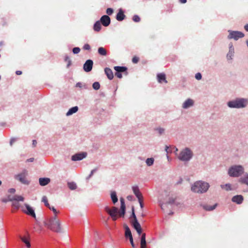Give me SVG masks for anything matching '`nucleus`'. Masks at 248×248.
<instances>
[{"instance_id":"nucleus-4","label":"nucleus","mask_w":248,"mask_h":248,"mask_svg":"<svg viewBox=\"0 0 248 248\" xmlns=\"http://www.w3.org/2000/svg\"><path fill=\"white\" fill-rule=\"evenodd\" d=\"M247 104V101L246 100L244 99H239L229 102L228 103V106L230 108H241L245 107Z\"/></svg>"},{"instance_id":"nucleus-27","label":"nucleus","mask_w":248,"mask_h":248,"mask_svg":"<svg viewBox=\"0 0 248 248\" xmlns=\"http://www.w3.org/2000/svg\"><path fill=\"white\" fill-rule=\"evenodd\" d=\"M78 108L77 106H75L70 108L68 112L66 113V115L69 116L73 114V113L77 112L78 110Z\"/></svg>"},{"instance_id":"nucleus-41","label":"nucleus","mask_w":248,"mask_h":248,"mask_svg":"<svg viewBox=\"0 0 248 248\" xmlns=\"http://www.w3.org/2000/svg\"><path fill=\"white\" fill-rule=\"evenodd\" d=\"M132 19L134 22H140V17L138 15H134Z\"/></svg>"},{"instance_id":"nucleus-63","label":"nucleus","mask_w":248,"mask_h":248,"mask_svg":"<svg viewBox=\"0 0 248 248\" xmlns=\"http://www.w3.org/2000/svg\"><path fill=\"white\" fill-rule=\"evenodd\" d=\"M169 148V147L168 146H166L165 147V151L167 153H168V149Z\"/></svg>"},{"instance_id":"nucleus-30","label":"nucleus","mask_w":248,"mask_h":248,"mask_svg":"<svg viewBox=\"0 0 248 248\" xmlns=\"http://www.w3.org/2000/svg\"><path fill=\"white\" fill-rule=\"evenodd\" d=\"M239 181L242 184H245L248 186V174H245L244 177L240 179Z\"/></svg>"},{"instance_id":"nucleus-54","label":"nucleus","mask_w":248,"mask_h":248,"mask_svg":"<svg viewBox=\"0 0 248 248\" xmlns=\"http://www.w3.org/2000/svg\"><path fill=\"white\" fill-rule=\"evenodd\" d=\"M111 217H112V219L115 221L117 218V215H112L111 216Z\"/></svg>"},{"instance_id":"nucleus-49","label":"nucleus","mask_w":248,"mask_h":248,"mask_svg":"<svg viewBox=\"0 0 248 248\" xmlns=\"http://www.w3.org/2000/svg\"><path fill=\"white\" fill-rule=\"evenodd\" d=\"M202 75L200 73H197L196 75H195V78L197 79V80H200L202 78Z\"/></svg>"},{"instance_id":"nucleus-36","label":"nucleus","mask_w":248,"mask_h":248,"mask_svg":"<svg viewBox=\"0 0 248 248\" xmlns=\"http://www.w3.org/2000/svg\"><path fill=\"white\" fill-rule=\"evenodd\" d=\"M217 204H215L213 206H209V205H204L203 208L207 211H212L215 209Z\"/></svg>"},{"instance_id":"nucleus-17","label":"nucleus","mask_w":248,"mask_h":248,"mask_svg":"<svg viewBox=\"0 0 248 248\" xmlns=\"http://www.w3.org/2000/svg\"><path fill=\"white\" fill-rule=\"evenodd\" d=\"M157 80L158 82L161 83L164 82L165 83L168 82L166 80V75L164 73H160L157 75Z\"/></svg>"},{"instance_id":"nucleus-22","label":"nucleus","mask_w":248,"mask_h":248,"mask_svg":"<svg viewBox=\"0 0 248 248\" xmlns=\"http://www.w3.org/2000/svg\"><path fill=\"white\" fill-rule=\"evenodd\" d=\"M134 228L136 230L139 235L142 234V229L139 222L132 224Z\"/></svg>"},{"instance_id":"nucleus-31","label":"nucleus","mask_w":248,"mask_h":248,"mask_svg":"<svg viewBox=\"0 0 248 248\" xmlns=\"http://www.w3.org/2000/svg\"><path fill=\"white\" fill-rule=\"evenodd\" d=\"M21 239L26 245V247L28 248H30L31 247V244L28 238L25 237H21Z\"/></svg>"},{"instance_id":"nucleus-40","label":"nucleus","mask_w":248,"mask_h":248,"mask_svg":"<svg viewBox=\"0 0 248 248\" xmlns=\"http://www.w3.org/2000/svg\"><path fill=\"white\" fill-rule=\"evenodd\" d=\"M50 210H51L53 213L54 214V216H56L57 217V215L59 213V212L57 211V210L54 208V207H51L49 206V207H48Z\"/></svg>"},{"instance_id":"nucleus-55","label":"nucleus","mask_w":248,"mask_h":248,"mask_svg":"<svg viewBox=\"0 0 248 248\" xmlns=\"http://www.w3.org/2000/svg\"><path fill=\"white\" fill-rule=\"evenodd\" d=\"M95 170H93L91 172V173L89 175L88 178H89L90 177H91L93 174V173L95 172Z\"/></svg>"},{"instance_id":"nucleus-64","label":"nucleus","mask_w":248,"mask_h":248,"mask_svg":"<svg viewBox=\"0 0 248 248\" xmlns=\"http://www.w3.org/2000/svg\"><path fill=\"white\" fill-rule=\"evenodd\" d=\"M80 83H78L77 84H76V86H78V87H80Z\"/></svg>"},{"instance_id":"nucleus-38","label":"nucleus","mask_w":248,"mask_h":248,"mask_svg":"<svg viewBox=\"0 0 248 248\" xmlns=\"http://www.w3.org/2000/svg\"><path fill=\"white\" fill-rule=\"evenodd\" d=\"M221 187L222 188L225 189L227 191L231 190V185L230 184H227L225 185H221Z\"/></svg>"},{"instance_id":"nucleus-44","label":"nucleus","mask_w":248,"mask_h":248,"mask_svg":"<svg viewBox=\"0 0 248 248\" xmlns=\"http://www.w3.org/2000/svg\"><path fill=\"white\" fill-rule=\"evenodd\" d=\"M132 61L134 63H137L139 61V58L137 56H134L132 58Z\"/></svg>"},{"instance_id":"nucleus-26","label":"nucleus","mask_w":248,"mask_h":248,"mask_svg":"<svg viewBox=\"0 0 248 248\" xmlns=\"http://www.w3.org/2000/svg\"><path fill=\"white\" fill-rule=\"evenodd\" d=\"M125 236L126 238H129V239L130 238H133L131 231L127 226L125 227Z\"/></svg>"},{"instance_id":"nucleus-19","label":"nucleus","mask_w":248,"mask_h":248,"mask_svg":"<svg viewBox=\"0 0 248 248\" xmlns=\"http://www.w3.org/2000/svg\"><path fill=\"white\" fill-rule=\"evenodd\" d=\"M146 234L143 233L140 239V248H146Z\"/></svg>"},{"instance_id":"nucleus-53","label":"nucleus","mask_w":248,"mask_h":248,"mask_svg":"<svg viewBox=\"0 0 248 248\" xmlns=\"http://www.w3.org/2000/svg\"><path fill=\"white\" fill-rule=\"evenodd\" d=\"M15 191H16V190L14 188H10L9 190V192L11 193H14L15 192Z\"/></svg>"},{"instance_id":"nucleus-43","label":"nucleus","mask_w":248,"mask_h":248,"mask_svg":"<svg viewBox=\"0 0 248 248\" xmlns=\"http://www.w3.org/2000/svg\"><path fill=\"white\" fill-rule=\"evenodd\" d=\"M80 49L79 47H74L73 49V52L74 54H78L80 52Z\"/></svg>"},{"instance_id":"nucleus-23","label":"nucleus","mask_w":248,"mask_h":248,"mask_svg":"<svg viewBox=\"0 0 248 248\" xmlns=\"http://www.w3.org/2000/svg\"><path fill=\"white\" fill-rule=\"evenodd\" d=\"M39 184L42 186H45L50 182V179L48 178H41L39 180Z\"/></svg>"},{"instance_id":"nucleus-32","label":"nucleus","mask_w":248,"mask_h":248,"mask_svg":"<svg viewBox=\"0 0 248 248\" xmlns=\"http://www.w3.org/2000/svg\"><path fill=\"white\" fill-rule=\"evenodd\" d=\"M98 53L102 56H106L107 55V51L105 48L100 47L98 49Z\"/></svg>"},{"instance_id":"nucleus-37","label":"nucleus","mask_w":248,"mask_h":248,"mask_svg":"<svg viewBox=\"0 0 248 248\" xmlns=\"http://www.w3.org/2000/svg\"><path fill=\"white\" fill-rule=\"evenodd\" d=\"M154 159L153 158H148L146 160V163L148 166L152 165L154 163Z\"/></svg>"},{"instance_id":"nucleus-57","label":"nucleus","mask_w":248,"mask_h":248,"mask_svg":"<svg viewBox=\"0 0 248 248\" xmlns=\"http://www.w3.org/2000/svg\"><path fill=\"white\" fill-rule=\"evenodd\" d=\"M37 144V141L36 140H33L32 141V145L33 147H35Z\"/></svg>"},{"instance_id":"nucleus-50","label":"nucleus","mask_w":248,"mask_h":248,"mask_svg":"<svg viewBox=\"0 0 248 248\" xmlns=\"http://www.w3.org/2000/svg\"><path fill=\"white\" fill-rule=\"evenodd\" d=\"M115 76L119 78H122V74L118 72H116L115 73Z\"/></svg>"},{"instance_id":"nucleus-25","label":"nucleus","mask_w":248,"mask_h":248,"mask_svg":"<svg viewBox=\"0 0 248 248\" xmlns=\"http://www.w3.org/2000/svg\"><path fill=\"white\" fill-rule=\"evenodd\" d=\"M132 189L134 193L136 196L138 198H142V195L140 192L139 187L137 186H134L132 187Z\"/></svg>"},{"instance_id":"nucleus-62","label":"nucleus","mask_w":248,"mask_h":248,"mask_svg":"<svg viewBox=\"0 0 248 248\" xmlns=\"http://www.w3.org/2000/svg\"><path fill=\"white\" fill-rule=\"evenodd\" d=\"M132 196H128L127 197V199L128 200H132Z\"/></svg>"},{"instance_id":"nucleus-58","label":"nucleus","mask_w":248,"mask_h":248,"mask_svg":"<svg viewBox=\"0 0 248 248\" xmlns=\"http://www.w3.org/2000/svg\"><path fill=\"white\" fill-rule=\"evenodd\" d=\"M179 2L181 3H186L187 1L186 0H179Z\"/></svg>"},{"instance_id":"nucleus-51","label":"nucleus","mask_w":248,"mask_h":248,"mask_svg":"<svg viewBox=\"0 0 248 248\" xmlns=\"http://www.w3.org/2000/svg\"><path fill=\"white\" fill-rule=\"evenodd\" d=\"M130 243H131V245L132 246V247L134 248L135 246V244L134 243V242H133V238H130Z\"/></svg>"},{"instance_id":"nucleus-1","label":"nucleus","mask_w":248,"mask_h":248,"mask_svg":"<svg viewBox=\"0 0 248 248\" xmlns=\"http://www.w3.org/2000/svg\"><path fill=\"white\" fill-rule=\"evenodd\" d=\"M44 223L48 229L54 232L61 233L62 232L60 221L56 216L46 219Z\"/></svg>"},{"instance_id":"nucleus-33","label":"nucleus","mask_w":248,"mask_h":248,"mask_svg":"<svg viewBox=\"0 0 248 248\" xmlns=\"http://www.w3.org/2000/svg\"><path fill=\"white\" fill-rule=\"evenodd\" d=\"M68 186L71 190H75L77 188V186L74 182H69L67 184Z\"/></svg>"},{"instance_id":"nucleus-7","label":"nucleus","mask_w":248,"mask_h":248,"mask_svg":"<svg viewBox=\"0 0 248 248\" xmlns=\"http://www.w3.org/2000/svg\"><path fill=\"white\" fill-rule=\"evenodd\" d=\"M28 175V171L26 170H24L20 173L16 175L15 178L20 181L21 183L25 185H29V181L26 179V176Z\"/></svg>"},{"instance_id":"nucleus-15","label":"nucleus","mask_w":248,"mask_h":248,"mask_svg":"<svg viewBox=\"0 0 248 248\" xmlns=\"http://www.w3.org/2000/svg\"><path fill=\"white\" fill-rule=\"evenodd\" d=\"M243 200V197L241 195L234 196L232 199V202L238 204L242 203Z\"/></svg>"},{"instance_id":"nucleus-39","label":"nucleus","mask_w":248,"mask_h":248,"mask_svg":"<svg viewBox=\"0 0 248 248\" xmlns=\"http://www.w3.org/2000/svg\"><path fill=\"white\" fill-rule=\"evenodd\" d=\"M100 87V85L98 82H95L93 84V88L95 90L99 89Z\"/></svg>"},{"instance_id":"nucleus-52","label":"nucleus","mask_w":248,"mask_h":248,"mask_svg":"<svg viewBox=\"0 0 248 248\" xmlns=\"http://www.w3.org/2000/svg\"><path fill=\"white\" fill-rule=\"evenodd\" d=\"M65 61L68 62V66H69L70 64V58L66 56L65 58Z\"/></svg>"},{"instance_id":"nucleus-20","label":"nucleus","mask_w":248,"mask_h":248,"mask_svg":"<svg viewBox=\"0 0 248 248\" xmlns=\"http://www.w3.org/2000/svg\"><path fill=\"white\" fill-rule=\"evenodd\" d=\"M105 72L106 75H107L108 78L111 80L112 79L114 76H113V73L112 72V71L111 69L109 68H106L105 69Z\"/></svg>"},{"instance_id":"nucleus-21","label":"nucleus","mask_w":248,"mask_h":248,"mask_svg":"<svg viewBox=\"0 0 248 248\" xmlns=\"http://www.w3.org/2000/svg\"><path fill=\"white\" fill-rule=\"evenodd\" d=\"M194 102L193 100L191 99H187L183 104V108H187L192 106H193Z\"/></svg>"},{"instance_id":"nucleus-14","label":"nucleus","mask_w":248,"mask_h":248,"mask_svg":"<svg viewBox=\"0 0 248 248\" xmlns=\"http://www.w3.org/2000/svg\"><path fill=\"white\" fill-rule=\"evenodd\" d=\"M86 156V153L77 154L72 156V160L73 161L80 160L85 158Z\"/></svg>"},{"instance_id":"nucleus-60","label":"nucleus","mask_w":248,"mask_h":248,"mask_svg":"<svg viewBox=\"0 0 248 248\" xmlns=\"http://www.w3.org/2000/svg\"><path fill=\"white\" fill-rule=\"evenodd\" d=\"M244 28L245 29L246 31H248V24H246L245 26H244Z\"/></svg>"},{"instance_id":"nucleus-10","label":"nucleus","mask_w":248,"mask_h":248,"mask_svg":"<svg viewBox=\"0 0 248 248\" xmlns=\"http://www.w3.org/2000/svg\"><path fill=\"white\" fill-rule=\"evenodd\" d=\"M23 212L26 214L35 218L36 215L33 209L28 204H25L24 206L21 207Z\"/></svg>"},{"instance_id":"nucleus-13","label":"nucleus","mask_w":248,"mask_h":248,"mask_svg":"<svg viewBox=\"0 0 248 248\" xmlns=\"http://www.w3.org/2000/svg\"><path fill=\"white\" fill-rule=\"evenodd\" d=\"M105 210L110 216L112 215H117L118 213V209L116 207H113L111 209L108 207H106Z\"/></svg>"},{"instance_id":"nucleus-3","label":"nucleus","mask_w":248,"mask_h":248,"mask_svg":"<svg viewBox=\"0 0 248 248\" xmlns=\"http://www.w3.org/2000/svg\"><path fill=\"white\" fill-rule=\"evenodd\" d=\"M244 172V168L241 165H234L230 167L228 174L231 177H237Z\"/></svg>"},{"instance_id":"nucleus-2","label":"nucleus","mask_w":248,"mask_h":248,"mask_svg":"<svg viewBox=\"0 0 248 248\" xmlns=\"http://www.w3.org/2000/svg\"><path fill=\"white\" fill-rule=\"evenodd\" d=\"M209 187L208 183L199 181H197L192 185L191 189L194 192L202 193L207 191Z\"/></svg>"},{"instance_id":"nucleus-56","label":"nucleus","mask_w":248,"mask_h":248,"mask_svg":"<svg viewBox=\"0 0 248 248\" xmlns=\"http://www.w3.org/2000/svg\"><path fill=\"white\" fill-rule=\"evenodd\" d=\"M16 140L15 139H12L10 140V145H12L13 143L15 142Z\"/></svg>"},{"instance_id":"nucleus-61","label":"nucleus","mask_w":248,"mask_h":248,"mask_svg":"<svg viewBox=\"0 0 248 248\" xmlns=\"http://www.w3.org/2000/svg\"><path fill=\"white\" fill-rule=\"evenodd\" d=\"M33 160H34V158H30V159H28L27 160V161H28V162H32V161H33Z\"/></svg>"},{"instance_id":"nucleus-16","label":"nucleus","mask_w":248,"mask_h":248,"mask_svg":"<svg viewBox=\"0 0 248 248\" xmlns=\"http://www.w3.org/2000/svg\"><path fill=\"white\" fill-rule=\"evenodd\" d=\"M121 202V212L119 213L120 217H124L125 214V205L124 200L123 198L120 199Z\"/></svg>"},{"instance_id":"nucleus-48","label":"nucleus","mask_w":248,"mask_h":248,"mask_svg":"<svg viewBox=\"0 0 248 248\" xmlns=\"http://www.w3.org/2000/svg\"><path fill=\"white\" fill-rule=\"evenodd\" d=\"M83 48L84 50H90V49H91V47H90V46L88 44H85V45H84V46H83Z\"/></svg>"},{"instance_id":"nucleus-12","label":"nucleus","mask_w":248,"mask_h":248,"mask_svg":"<svg viewBox=\"0 0 248 248\" xmlns=\"http://www.w3.org/2000/svg\"><path fill=\"white\" fill-rule=\"evenodd\" d=\"M99 21L104 26L107 27L110 23V18L108 16L104 15L101 17Z\"/></svg>"},{"instance_id":"nucleus-46","label":"nucleus","mask_w":248,"mask_h":248,"mask_svg":"<svg viewBox=\"0 0 248 248\" xmlns=\"http://www.w3.org/2000/svg\"><path fill=\"white\" fill-rule=\"evenodd\" d=\"M156 130H157L159 134L161 135L164 132L165 129L163 128L159 127L156 129Z\"/></svg>"},{"instance_id":"nucleus-34","label":"nucleus","mask_w":248,"mask_h":248,"mask_svg":"<svg viewBox=\"0 0 248 248\" xmlns=\"http://www.w3.org/2000/svg\"><path fill=\"white\" fill-rule=\"evenodd\" d=\"M111 198L114 203H116L118 201L117 197L115 192H112L111 193Z\"/></svg>"},{"instance_id":"nucleus-5","label":"nucleus","mask_w":248,"mask_h":248,"mask_svg":"<svg viewBox=\"0 0 248 248\" xmlns=\"http://www.w3.org/2000/svg\"><path fill=\"white\" fill-rule=\"evenodd\" d=\"M192 156L191 151L187 148H185L182 150L179 155L178 158L182 161H188Z\"/></svg>"},{"instance_id":"nucleus-59","label":"nucleus","mask_w":248,"mask_h":248,"mask_svg":"<svg viewBox=\"0 0 248 248\" xmlns=\"http://www.w3.org/2000/svg\"><path fill=\"white\" fill-rule=\"evenodd\" d=\"M22 74V72L21 71H16V74L17 75H20Z\"/></svg>"},{"instance_id":"nucleus-42","label":"nucleus","mask_w":248,"mask_h":248,"mask_svg":"<svg viewBox=\"0 0 248 248\" xmlns=\"http://www.w3.org/2000/svg\"><path fill=\"white\" fill-rule=\"evenodd\" d=\"M232 47V45L230 46V51H229V53L227 54V57H228V59H232V57L233 55V52H232V50H231Z\"/></svg>"},{"instance_id":"nucleus-24","label":"nucleus","mask_w":248,"mask_h":248,"mask_svg":"<svg viewBox=\"0 0 248 248\" xmlns=\"http://www.w3.org/2000/svg\"><path fill=\"white\" fill-rule=\"evenodd\" d=\"M114 69L116 72H118L120 73L125 72V75H127V72H126L127 68L126 67L117 66H115L114 67Z\"/></svg>"},{"instance_id":"nucleus-11","label":"nucleus","mask_w":248,"mask_h":248,"mask_svg":"<svg viewBox=\"0 0 248 248\" xmlns=\"http://www.w3.org/2000/svg\"><path fill=\"white\" fill-rule=\"evenodd\" d=\"M93 62L91 60H88L83 65V69L86 72L91 71L93 68Z\"/></svg>"},{"instance_id":"nucleus-18","label":"nucleus","mask_w":248,"mask_h":248,"mask_svg":"<svg viewBox=\"0 0 248 248\" xmlns=\"http://www.w3.org/2000/svg\"><path fill=\"white\" fill-rule=\"evenodd\" d=\"M125 17V16L124 13V11L122 9H120L116 15V19L118 21H121L124 20Z\"/></svg>"},{"instance_id":"nucleus-6","label":"nucleus","mask_w":248,"mask_h":248,"mask_svg":"<svg viewBox=\"0 0 248 248\" xmlns=\"http://www.w3.org/2000/svg\"><path fill=\"white\" fill-rule=\"evenodd\" d=\"M24 200V197L19 195H15L13 197H8V201L12 202V206L16 209H18L20 207V204L18 202H23Z\"/></svg>"},{"instance_id":"nucleus-9","label":"nucleus","mask_w":248,"mask_h":248,"mask_svg":"<svg viewBox=\"0 0 248 248\" xmlns=\"http://www.w3.org/2000/svg\"><path fill=\"white\" fill-rule=\"evenodd\" d=\"M174 202V200L173 199L170 200L168 202L166 203H162L161 205V209L164 211V212L168 215H172L173 212H171L170 210L168 211L167 209L170 208V207L171 206V204Z\"/></svg>"},{"instance_id":"nucleus-45","label":"nucleus","mask_w":248,"mask_h":248,"mask_svg":"<svg viewBox=\"0 0 248 248\" xmlns=\"http://www.w3.org/2000/svg\"><path fill=\"white\" fill-rule=\"evenodd\" d=\"M113 12V10L111 8H108L106 10V13L108 15H111Z\"/></svg>"},{"instance_id":"nucleus-35","label":"nucleus","mask_w":248,"mask_h":248,"mask_svg":"<svg viewBox=\"0 0 248 248\" xmlns=\"http://www.w3.org/2000/svg\"><path fill=\"white\" fill-rule=\"evenodd\" d=\"M42 202L44 203L46 206L49 207L50 205L48 202L47 198L46 196H44L42 197Z\"/></svg>"},{"instance_id":"nucleus-47","label":"nucleus","mask_w":248,"mask_h":248,"mask_svg":"<svg viewBox=\"0 0 248 248\" xmlns=\"http://www.w3.org/2000/svg\"><path fill=\"white\" fill-rule=\"evenodd\" d=\"M138 200H139V202L140 204V206L141 208L142 209L143 207V203L142 197V198H138Z\"/></svg>"},{"instance_id":"nucleus-29","label":"nucleus","mask_w":248,"mask_h":248,"mask_svg":"<svg viewBox=\"0 0 248 248\" xmlns=\"http://www.w3.org/2000/svg\"><path fill=\"white\" fill-rule=\"evenodd\" d=\"M101 29V23L99 21H96L93 26V30L95 31H99Z\"/></svg>"},{"instance_id":"nucleus-28","label":"nucleus","mask_w":248,"mask_h":248,"mask_svg":"<svg viewBox=\"0 0 248 248\" xmlns=\"http://www.w3.org/2000/svg\"><path fill=\"white\" fill-rule=\"evenodd\" d=\"M131 216L133 217V220H132L131 221L132 224H133V223H136L139 222L137 220V217L135 215V214L134 206H132V215H131Z\"/></svg>"},{"instance_id":"nucleus-8","label":"nucleus","mask_w":248,"mask_h":248,"mask_svg":"<svg viewBox=\"0 0 248 248\" xmlns=\"http://www.w3.org/2000/svg\"><path fill=\"white\" fill-rule=\"evenodd\" d=\"M228 32H229V34L228 36L229 39H233L235 40H237L239 38H241L244 36V34L241 31L229 30Z\"/></svg>"}]
</instances>
